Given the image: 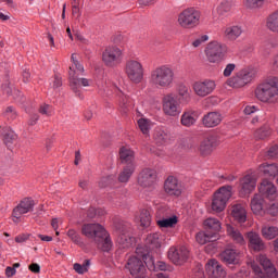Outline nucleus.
I'll return each instance as SVG.
<instances>
[{"mask_svg":"<svg viewBox=\"0 0 278 278\" xmlns=\"http://www.w3.org/2000/svg\"><path fill=\"white\" fill-rule=\"evenodd\" d=\"M72 65L68 71L70 88L76 97H81V88H90L92 79L79 77L84 73V65L77 61V54H72Z\"/></svg>","mask_w":278,"mask_h":278,"instance_id":"obj_1","label":"nucleus"},{"mask_svg":"<svg viewBox=\"0 0 278 278\" xmlns=\"http://www.w3.org/2000/svg\"><path fill=\"white\" fill-rule=\"evenodd\" d=\"M81 233L89 240H93L97 243L98 249L101 251H110L112 249V239L105 228L100 224H85L81 227Z\"/></svg>","mask_w":278,"mask_h":278,"instance_id":"obj_2","label":"nucleus"},{"mask_svg":"<svg viewBox=\"0 0 278 278\" xmlns=\"http://www.w3.org/2000/svg\"><path fill=\"white\" fill-rule=\"evenodd\" d=\"M255 97L262 103L276 105L278 103V77L271 76L255 89Z\"/></svg>","mask_w":278,"mask_h":278,"instance_id":"obj_3","label":"nucleus"},{"mask_svg":"<svg viewBox=\"0 0 278 278\" xmlns=\"http://www.w3.org/2000/svg\"><path fill=\"white\" fill-rule=\"evenodd\" d=\"M150 84L155 88H173L175 71L168 65H161L154 68L150 75Z\"/></svg>","mask_w":278,"mask_h":278,"instance_id":"obj_4","label":"nucleus"},{"mask_svg":"<svg viewBox=\"0 0 278 278\" xmlns=\"http://www.w3.org/2000/svg\"><path fill=\"white\" fill-rule=\"evenodd\" d=\"M228 51L227 45L216 40L208 42L204 49L206 61L210 64H223L227 60Z\"/></svg>","mask_w":278,"mask_h":278,"instance_id":"obj_5","label":"nucleus"},{"mask_svg":"<svg viewBox=\"0 0 278 278\" xmlns=\"http://www.w3.org/2000/svg\"><path fill=\"white\" fill-rule=\"evenodd\" d=\"M257 67L248 66L240 70L235 76L227 79L226 84L230 88H244L257 77Z\"/></svg>","mask_w":278,"mask_h":278,"instance_id":"obj_6","label":"nucleus"},{"mask_svg":"<svg viewBox=\"0 0 278 278\" xmlns=\"http://www.w3.org/2000/svg\"><path fill=\"white\" fill-rule=\"evenodd\" d=\"M116 242L122 249H129L136 239L131 236V224L125 220L115 222Z\"/></svg>","mask_w":278,"mask_h":278,"instance_id":"obj_7","label":"nucleus"},{"mask_svg":"<svg viewBox=\"0 0 278 278\" xmlns=\"http://www.w3.org/2000/svg\"><path fill=\"white\" fill-rule=\"evenodd\" d=\"M257 262H260L261 266H263V270L262 267H260V265L255 264V262L251 263V268L255 273V275H257L260 278L277 277V269L275 268L270 260L266 257V255L261 254L257 257Z\"/></svg>","mask_w":278,"mask_h":278,"instance_id":"obj_8","label":"nucleus"},{"mask_svg":"<svg viewBox=\"0 0 278 278\" xmlns=\"http://www.w3.org/2000/svg\"><path fill=\"white\" fill-rule=\"evenodd\" d=\"M232 190L233 188L231 186H224L214 193L211 204L213 212H223L225 207H227V201H229L233 194Z\"/></svg>","mask_w":278,"mask_h":278,"instance_id":"obj_9","label":"nucleus"},{"mask_svg":"<svg viewBox=\"0 0 278 278\" xmlns=\"http://www.w3.org/2000/svg\"><path fill=\"white\" fill-rule=\"evenodd\" d=\"M162 109L165 116H179L181 114V101L176 93H167L162 98Z\"/></svg>","mask_w":278,"mask_h":278,"instance_id":"obj_10","label":"nucleus"},{"mask_svg":"<svg viewBox=\"0 0 278 278\" xmlns=\"http://www.w3.org/2000/svg\"><path fill=\"white\" fill-rule=\"evenodd\" d=\"M201 13L194 8L184 10L178 14L177 23L182 29H192L199 25Z\"/></svg>","mask_w":278,"mask_h":278,"instance_id":"obj_11","label":"nucleus"},{"mask_svg":"<svg viewBox=\"0 0 278 278\" xmlns=\"http://www.w3.org/2000/svg\"><path fill=\"white\" fill-rule=\"evenodd\" d=\"M102 62L110 68L118 66L123 62V50L115 46L105 48L102 52Z\"/></svg>","mask_w":278,"mask_h":278,"instance_id":"obj_12","label":"nucleus"},{"mask_svg":"<svg viewBox=\"0 0 278 278\" xmlns=\"http://www.w3.org/2000/svg\"><path fill=\"white\" fill-rule=\"evenodd\" d=\"M125 73L132 84H140L142 79H144V68L142 67V63H140V61H127Z\"/></svg>","mask_w":278,"mask_h":278,"instance_id":"obj_13","label":"nucleus"},{"mask_svg":"<svg viewBox=\"0 0 278 278\" xmlns=\"http://www.w3.org/2000/svg\"><path fill=\"white\" fill-rule=\"evenodd\" d=\"M137 255H140L144 260V264L149 270H163V271H173V267L165 262L159 261L155 264V261H153V257L149 255V252H143L142 248H137Z\"/></svg>","mask_w":278,"mask_h":278,"instance_id":"obj_14","label":"nucleus"},{"mask_svg":"<svg viewBox=\"0 0 278 278\" xmlns=\"http://www.w3.org/2000/svg\"><path fill=\"white\" fill-rule=\"evenodd\" d=\"M136 255L128 258L127 268L132 277L138 278L147 273V268L144 267V263H142L144 258L138 254V249L136 250Z\"/></svg>","mask_w":278,"mask_h":278,"instance_id":"obj_15","label":"nucleus"},{"mask_svg":"<svg viewBox=\"0 0 278 278\" xmlns=\"http://www.w3.org/2000/svg\"><path fill=\"white\" fill-rule=\"evenodd\" d=\"M166 238L164 235L160 232H153L147 236L144 241V248L141 247L143 253H148L150 251H157V249H162V244H164Z\"/></svg>","mask_w":278,"mask_h":278,"instance_id":"obj_16","label":"nucleus"},{"mask_svg":"<svg viewBox=\"0 0 278 278\" xmlns=\"http://www.w3.org/2000/svg\"><path fill=\"white\" fill-rule=\"evenodd\" d=\"M168 260L173 262L176 266H181L188 262V257H190V251L188 248L180 247V248H170L168 250Z\"/></svg>","mask_w":278,"mask_h":278,"instance_id":"obj_17","label":"nucleus"},{"mask_svg":"<svg viewBox=\"0 0 278 278\" xmlns=\"http://www.w3.org/2000/svg\"><path fill=\"white\" fill-rule=\"evenodd\" d=\"M192 89L198 97H207L216 90V81L212 79L198 80L193 84Z\"/></svg>","mask_w":278,"mask_h":278,"instance_id":"obj_18","label":"nucleus"},{"mask_svg":"<svg viewBox=\"0 0 278 278\" xmlns=\"http://www.w3.org/2000/svg\"><path fill=\"white\" fill-rule=\"evenodd\" d=\"M260 197L268 199V201H275L277 199V186L268 179H263L258 186Z\"/></svg>","mask_w":278,"mask_h":278,"instance_id":"obj_19","label":"nucleus"},{"mask_svg":"<svg viewBox=\"0 0 278 278\" xmlns=\"http://www.w3.org/2000/svg\"><path fill=\"white\" fill-rule=\"evenodd\" d=\"M164 192L169 197H179L184 192V186L175 176H168L164 182Z\"/></svg>","mask_w":278,"mask_h":278,"instance_id":"obj_20","label":"nucleus"},{"mask_svg":"<svg viewBox=\"0 0 278 278\" xmlns=\"http://www.w3.org/2000/svg\"><path fill=\"white\" fill-rule=\"evenodd\" d=\"M157 180V174L152 168H144L138 177V185L141 188H153Z\"/></svg>","mask_w":278,"mask_h":278,"instance_id":"obj_21","label":"nucleus"},{"mask_svg":"<svg viewBox=\"0 0 278 278\" xmlns=\"http://www.w3.org/2000/svg\"><path fill=\"white\" fill-rule=\"evenodd\" d=\"M36 202H34L30 198L23 199L17 206L13 208V217L18 220L23 214H28V212H33Z\"/></svg>","mask_w":278,"mask_h":278,"instance_id":"obj_22","label":"nucleus"},{"mask_svg":"<svg viewBox=\"0 0 278 278\" xmlns=\"http://www.w3.org/2000/svg\"><path fill=\"white\" fill-rule=\"evenodd\" d=\"M218 147V139L214 135H210L200 142L199 152L201 155H211Z\"/></svg>","mask_w":278,"mask_h":278,"instance_id":"obj_23","label":"nucleus"},{"mask_svg":"<svg viewBox=\"0 0 278 278\" xmlns=\"http://www.w3.org/2000/svg\"><path fill=\"white\" fill-rule=\"evenodd\" d=\"M240 195L247 197L248 194H251L255 190L256 180L255 175L248 174L240 180Z\"/></svg>","mask_w":278,"mask_h":278,"instance_id":"obj_24","label":"nucleus"},{"mask_svg":"<svg viewBox=\"0 0 278 278\" xmlns=\"http://www.w3.org/2000/svg\"><path fill=\"white\" fill-rule=\"evenodd\" d=\"M206 274L208 278L225 277L227 275L220 263L214 258L206 263Z\"/></svg>","mask_w":278,"mask_h":278,"instance_id":"obj_25","label":"nucleus"},{"mask_svg":"<svg viewBox=\"0 0 278 278\" xmlns=\"http://www.w3.org/2000/svg\"><path fill=\"white\" fill-rule=\"evenodd\" d=\"M251 210L256 216H264L266 214V202L260 194H255L251 201Z\"/></svg>","mask_w":278,"mask_h":278,"instance_id":"obj_26","label":"nucleus"},{"mask_svg":"<svg viewBox=\"0 0 278 278\" xmlns=\"http://www.w3.org/2000/svg\"><path fill=\"white\" fill-rule=\"evenodd\" d=\"M220 260L224 264H238L240 262V252L233 248H228L220 254Z\"/></svg>","mask_w":278,"mask_h":278,"instance_id":"obj_27","label":"nucleus"},{"mask_svg":"<svg viewBox=\"0 0 278 278\" xmlns=\"http://www.w3.org/2000/svg\"><path fill=\"white\" fill-rule=\"evenodd\" d=\"M219 123H223V115L218 112H210L202 118L204 127H218Z\"/></svg>","mask_w":278,"mask_h":278,"instance_id":"obj_28","label":"nucleus"},{"mask_svg":"<svg viewBox=\"0 0 278 278\" xmlns=\"http://www.w3.org/2000/svg\"><path fill=\"white\" fill-rule=\"evenodd\" d=\"M249 247L253 251H264L266 249V243L262 240V237L257 232L248 233Z\"/></svg>","mask_w":278,"mask_h":278,"instance_id":"obj_29","label":"nucleus"},{"mask_svg":"<svg viewBox=\"0 0 278 278\" xmlns=\"http://www.w3.org/2000/svg\"><path fill=\"white\" fill-rule=\"evenodd\" d=\"M136 172V164H128L123 167V169L119 172L117 181L119 184H128L129 179H131V175Z\"/></svg>","mask_w":278,"mask_h":278,"instance_id":"obj_30","label":"nucleus"},{"mask_svg":"<svg viewBox=\"0 0 278 278\" xmlns=\"http://www.w3.org/2000/svg\"><path fill=\"white\" fill-rule=\"evenodd\" d=\"M231 216L237 223H247V208L243 204H233L231 207Z\"/></svg>","mask_w":278,"mask_h":278,"instance_id":"obj_31","label":"nucleus"},{"mask_svg":"<svg viewBox=\"0 0 278 278\" xmlns=\"http://www.w3.org/2000/svg\"><path fill=\"white\" fill-rule=\"evenodd\" d=\"M240 36H242L241 26L232 25V26H227L224 29V38H226V40H230V41L238 40Z\"/></svg>","mask_w":278,"mask_h":278,"instance_id":"obj_32","label":"nucleus"},{"mask_svg":"<svg viewBox=\"0 0 278 278\" xmlns=\"http://www.w3.org/2000/svg\"><path fill=\"white\" fill-rule=\"evenodd\" d=\"M204 227L208 233L217 238L218 231H220V220L214 217H208L206 220H204Z\"/></svg>","mask_w":278,"mask_h":278,"instance_id":"obj_33","label":"nucleus"},{"mask_svg":"<svg viewBox=\"0 0 278 278\" xmlns=\"http://www.w3.org/2000/svg\"><path fill=\"white\" fill-rule=\"evenodd\" d=\"M0 134L2 136V140L4 142V144H7L8 149H10V147H12V142H14V140H16V134L14 132V130H12V128L4 126L1 127L0 126Z\"/></svg>","mask_w":278,"mask_h":278,"instance_id":"obj_34","label":"nucleus"},{"mask_svg":"<svg viewBox=\"0 0 278 278\" xmlns=\"http://www.w3.org/2000/svg\"><path fill=\"white\" fill-rule=\"evenodd\" d=\"M197 113L193 111H186L180 117V123L184 127H192L197 123Z\"/></svg>","mask_w":278,"mask_h":278,"instance_id":"obj_35","label":"nucleus"},{"mask_svg":"<svg viewBox=\"0 0 278 278\" xmlns=\"http://www.w3.org/2000/svg\"><path fill=\"white\" fill-rule=\"evenodd\" d=\"M119 159L122 164H126V166H129V164H136L134 162L135 160L134 152L129 148H122L119 150Z\"/></svg>","mask_w":278,"mask_h":278,"instance_id":"obj_36","label":"nucleus"},{"mask_svg":"<svg viewBox=\"0 0 278 278\" xmlns=\"http://www.w3.org/2000/svg\"><path fill=\"white\" fill-rule=\"evenodd\" d=\"M227 233L237 244H247L244 236H242L238 229L233 228V226L227 225Z\"/></svg>","mask_w":278,"mask_h":278,"instance_id":"obj_37","label":"nucleus"},{"mask_svg":"<svg viewBox=\"0 0 278 278\" xmlns=\"http://www.w3.org/2000/svg\"><path fill=\"white\" fill-rule=\"evenodd\" d=\"M258 169L261 173H263V175H266L267 177H277L278 175V166L275 163H264L258 167Z\"/></svg>","mask_w":278,"mask_h":278,"instance_id":"obj_38","label":"nucleus"},{"mask_svg":"<svg viewBox=\"0 0 278 278\" xmlns=\"http://www.w3.org/2000/svg\"><path fill=\"white\" fill-rule=\"evenodd\" d=\"M266 27L269 31L278 34V10L267 17Z\"/></svg>","mask_w":278,"mask_h":278,"instance_id":"obj_39","label":"nucleus"},{"mask_svg":"<svg viewBox=\"0 0 278 278\" xmlns=\"http://www.w3.org/2000/svg\"><path fill=\"white\" fill-rule=\"evenodd\" d=\"M261 233L265 240H275V237L278 236V228L265 225L262 227Z\"/></svg>","mask_w":278,"mask_h":278,"instance_id":"obj_40","label":"nucleus"},{"mask_svg":"<svg viewBox=\"0 0 278 278\" xmlns=\"http://www.w3.org/2000/svg\"><path fill=\"white\" fill-rule=\"evenodd\" d=\"M154 141L156 144H166L168 142V132L162 128H156L153 134Z\"/></svg>","mask_w":278,"mask_h":278,"instance_id":"obj_41","label":"nucleus"},{"mask_svg":"<svg viewBox=\"0 0 278 278\" xmlns=\"http://www.w3.org/2000/svg\"><path fill=\"white\" fill-rule=\"evenodd\" d=\"M177 92H178L177 97L179 101H184L185 103L190 102L191 96H190V88H188V86L184 84L179 85Z\"/></svg>","mask_w":278,"mask_h":278,"instance_id":"obj_42","label":"nucleus"},{"mask_svg":"<svg viewBox=\"0 0 278 278\" xmlns=\"http://www.w3.org/2000/svg\"><path fill=\"white\" fill-rule=\"evenodd\" d=\"M232 8L233 0H223L217 7V14H219V16H225V14L231 12Z\"/></svg>","mask_w":278,"mask_h":278,"instance_id":"obj_43","label":"nucleus"},{"mask_svg":"<svg viewBox=\"0 0 278 278\" xmlns=\"http://www.w3.org/2000/svg\"><path fill=\"white\" fill-rule=\"evenodd\" d=\"M195 240L199 244H207V242H214V240H216V237H214L211 232L206 230L205 232H198L195 236Z\"/></svg>","mask_w":278,"mask_h":278,"instance_id":"obj_44","label":"nucleus"},{"mask_svg":"<svg viewBox=\"0 0 278 278\" xmlns=\"http://www.w3.org/2000/svg\"><path fill=\"white\" fill-rule=\"evenodd\" d=\"M177 223H178L177 216H172L168 218H162L156 220V224L161 227V229L172 228Z\"/></svg>","mask_w":278,"mask_h":278,"instance_id":"obj_45","label":"nucleus"},{"mask_svg":"<svg viewBox=\"0 0 278 278\" xmlns=\"http://www.w3.org/2000/svg\"><path fill=\"white\" fill-rule=\"evenodd\" d=\"M141 227H150L151 226V213L148 210H141L139 218H138Z\"/></svg>","mask_w":278,"mask_h":278,"instance_id":"obj_46","label":"nucleus"},{"mask_svg":"<svg viewBox=\"0 0 278 278\" xmlns=\"http://www.w3.org/2000/svg\"><path fill=\"white\" fill-rule=\"evenodd\" d=\"M67 237L74 242V244H77L78 247H84V239H81V236L75 231V229H70L67 231Z\"/></svg>","mask_w":278,"mask_h":278,"instance_id":"obj_47","label":"nucleus"},{"mask_svg":"<svg viewBox=\"0 0 278 278\" xmlns=\"http://www.w3.org/2000/svg\"><path fill=\"white\" fill-rule=\"evenodd\" d=\"M138 126L143 136H149V130L151 129V121L147 118L138 119Z\"/></svg>","mask_w":278,"mask_h":278,"instance_id":"obj_48","label":"nucleus"},{"mask_svg":"<svg viewBox=\"0 0 278 278\" xmlns=\"http://www.w3.org/2000/svg\"><path fill=\"white\" fill-rule=\"evenodd\" d=\"M3 116L7 118V121H16L18 113L14 106H7L4 109Z\"/></svg>","mask_w":278,"mask_h":278,"instance_id":"obj_49","label":"nucleus"},{"mask_svg":"<svg viewBox=\"0 0 278 278\" xmlns=\"http://www.w3.org/2000/svg\"><path fill=\"white\" fill-rule=\"evenodd\" d=\"M254 136L257 140H265V138L270 136V128L268 126H264L256 130Z\"/></svg>","mask_w":278,"mask_h":278,"instance_id":"obj_50","label":"nucleus"},{"mask_svg":"<svg viewBox=\"0 0 278 278\" xmlns=\"http://www.w3.org/2000/svg\"><path fill=\"white\" fill-rule=\"evenodd\" d=\"M266 0H245L244 5L248 10H257L264 5Z\"/></svg>","mask_w":278,"mask_h":278,"instance_id":"obj_51","label":"nucleus"},{"mask_svg":"<svg viewBox=\"0 0 278 278\" xmlns=\"http://www.w3.org/2000/svg\"><path fill=\"white\" fill-rule=\"evenodd\" d=\"M116 181V176L115 175H110L102 177L99 181V187L100 188H108V186H112Z\"/></svg>","mask_w":278,"mask_h":278,"instance_id":"obj_52","label":"nucleus"},{"mask_svg":"<svg viewBox=\"0 0 278 278\" xmlns=\"http://www.w3.org/2000/svg\"><path fill=\"white\" fill-rule=\"evenodd\" d=\"M88 266H90V261H86L83 265L76 263L74 264V270L78 273V275H84V273H88Z\"/></svg>","mask_w":278,"mask_h":278,"instance_id":"obj_53","label":"nucleus"},{"mask_svg":"<svg viewBox=\"0 0 278 278\" xmlns=\"http://www.w3.org/2000/svg\"><path fill=\"white\" fill-rule=\"evenodd\" d=\"M39 114H43L45 116H52L53 114V106L43 103L39 108Z\"/></svg>","mask_w":278,"mask_h":278,"instance_id":"obj_54","label":"nucleus"},{"mask_svg":"<svg viewBox=\"0 0 278 278\" xmlns=\"http://www.w3.org/2000/svg\"><path fill=\"white\" fill-rule=\"evenodd\" d=\"M236 68H237L236 63H228L223 71V76L231 77V75H232L233 71H236Z\"/></svg>","mask_w":278,"mask_h":278,"instance_id":"obj_55","label":"nucleus"},{"mask_svg":"<svg viewBox=\"0 0 278 278\" xmlns=\"http://www.w3.org/2000/svg\"><path fill=\"white\" fill-rule=\"evenodd\" d=\"M2 90H3V92H5L9 96L21 93V91L14 89V87H12V85L10 83H7V84L2 85Z\"/></svg>","mask_w":278,"mask_h":278,"instance_id":"obj_56","label":"nucleus"},{"mask_svg":"<svg viewBox=\"0 0 278 278\" xmlns=\"http://www.w3.org/2000/svg\"><path fill=\"white\" fill-rule=\"evenodd\" d=\"M72 14L73 16H76V18L81 16V12L79 11V1L77 0H73L72 2Z\"/></svg>","mask_w":278,"mask_h":278,"instance_id":"obj_57","label":"nucleus"},{"mask_svg":"<svg viewBox=\"0 0 278 278\" xmlns=\"http://www.w3.org/2000/svg\"><path fill=\"white\" fill-rule=\"evenodd\" d=\"M207 40H210V36L207 35H202L201 37L197 38L193 42H192V47L197 48V47H201L203 45V42H207Z\"/></svg>","mask_w":278,"mask_h":278,"instance_id":"obj_58","label":"nucleus"},{"mask_svg":"<svg viewBox=\"0 0 278 278\" xmlns=\"http://www.w3.org/2000/svg\"><path fill=\"white\" fill-rule=\"evenodd\" d=\"M50 86L51 88H53V90L60 88L62 86V78L58 75H55L52 80L50 81Z\"/></svg>","mask_w":278,"mask_h":278,"instance_id":"obj_59","label":"nucleus"},{"mask_svg":"<svg viewBox=\"0 0 278 278\" xmlns=\"http://www.w3.org/2000/svg\"><path fill=\"white\" fill-rule=\"evenodd\" d=\"M267 157H278V144L271 146L267 151Z\"/></svg>","mask_w":278,"mask_h":278,"instance_id":"obj_60","label":"nucleus"},{"mask_svg":"<svg viewBox=\"0 0 278 278\" xmlns=\"http://www.w3.org/2000/svg\"><path fill=\"white\" fill-rule=\"evenodd\" d=\"M267 214H270L271 216H277L278 214V205L273 204L267 211Z\"/></svg>","mask_w":278,"mask_h":278,"instance_id":"obj_61","label":"nucleus"},{"mask_svg":"<svg viewBox=\"0 0 278 278\" xmlns=\"http://www.w3.org/2000/svg\"><path fill=\"white\" fill-rule=\"evenodd\" d=\"M119 101L124 108H127L129 105V97L125 96L124 93H121Z\"/></svg>","mask_w":278,"mask_h":278,"instance_id":"obj_62","label":"nucleus"},{"mask_svg":"<svg viewBox=\"0 0 278 278\" xmlns=\"http://www.w3.org/2000/svg\"><path fill=\"white\" fill-rule=\"evenodd\" d=\"M270 66L274 71H278V54L273 56L270 61Z\"/></svg>","mask_w":278,"mask_h":278,"instance_id":"obj_63","label":"nucleus"},{"mask_svg":"<svg viewBox=\"0 0 278 278\" xmlns=\"http://www.w3.org/2000/svg\"><path fill=\"white\" fill-rule=\"evenodd\" d=\"M28 268L31 273H40V265L36 263L30 264Z\"/></svg>","mask_w":278,"mask_h":278,"instance_id":"obj_64","label":"nucleus"}]
</instances>
